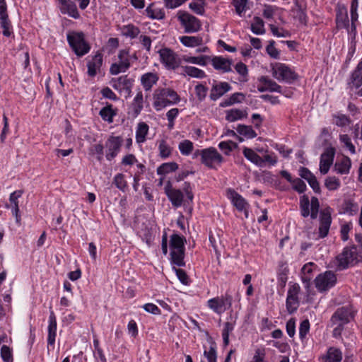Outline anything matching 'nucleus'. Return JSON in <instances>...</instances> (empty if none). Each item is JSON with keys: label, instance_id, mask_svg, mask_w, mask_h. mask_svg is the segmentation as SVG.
I'll return each mask as SVG.
<instances>
[{"label": "nucleus", "instance_id": "nucleus-1", "mask_svg": "<svg viewBox=\"0 0 362 362\" xmlns=\"http://www.w3.org/2000/svg\"><path fill=\"white\" fill-rule=\"evenodd\" d=\"M153 105L157 111H160L165 107L175 104L180 100L177 93L168 88H160L155 90Z\"/></svg>", "mask_w": 362, "mask_h": 362}, {"label": "nucleus", "instance_id": "nucleus-2", "mask_svg": "<svg viewBox=\"0 0 362 362\" xmlns=\"http://www.w3.org/2000/svg\"><path fill=\"white\" fill-rule=\"evenodd\" d=\"M336 260L337 269L344 270L362 261V256L358 254L357 247L353 245L344 247Z\"/></svg>", "mask_w": 362, "mask_h": 362}, {"label": "nucleus", "instance_id": "nucleus-3", "mask_svg": "<svg viewBox=\"0 0 362 362\" xmlns=\"http://www.w3.org/2000/svg\"><path fill=\"white\" fill-rule=\"evenodd\" d=\"M320 206L319 199L316 197H312L310 199L306 194L300 197L299 209L303 218L310 216V219L315 220L319 214Z\"/></svg>", "mask_w": 362, "mask_h": 362}, {"label": "nucleus", "instance_id": "nucleus-4", "mask_svg": "<svg viewBox=\"0 0 362 362\" xmlns=\"http://www.w3.org/2000/svg\"><path fill=\"white\" fill-rule=\"evenodd\" d=\"M67 41L78 57H82L90 51V47L86 42L83 33L73 32L69 33L67 35Z\"/></svg>", "mask_w": 362, "mask_h": 362}, {"label": "nucleus", "instance_id": "nucleus-5", "mask_svg": "<svg viewBox=\"0 0 362 362\" xmlns=\"http://www.w3.org/2000/svg\"><path fill=\"white\" fill-rule=\"evenodd\" d=\"M200 156L202 162L210 168H216V165H220L223 158L215 148L211 147L203 150H197L194 153V157Z\"/></svg>", "mask_w": 362, "mask_h": 362}, {"label": "nucleus", "instance_id": "nucleus-6", "mask_svg": "<svg viewBox=\"0 0 362 362\" xmlns=\"http://www.w3.org/2000/svg\"><path fill=\"white\" fill-rule=\"evenodd\" d=\"M177 17L185 33H197L202 28L200 21L186 11H179Z\"/></svg>", "mask_w": 362, "mask_h": 362}, {"label": "nucleus", "instance_id": "nucleus-7", "mask_svg": "<svg viewBox=\"0 0 362 362\" xmlns=\"http://www.w3.org/2000/svg\"><path fill=\"white\" fill-rule=\"evenodd\" d=\"M160 62L169 69H175L180 64L181 60L178 55L169 48H163L158 52Z\"/></svg>", "mask_w": 362, "mask_h": 362}, {"label": "nucleus", "instance_id": "nucleus-8", "mask_svg": "<svg viewBox=\"0 0 362 362\" xmlns=\"http://www.w3.org/2000/svg\"><path fill=\"white\" fill-rule=\"evenodd\" d=\"M348 86L352 93L362 96V59L352 72Z\"/></svg>", "mask_w": 362, "mask_h": 362}, {"label": "nucleus", "instance_id": "nucleus-9", "mask_svg": "<svg viewBox=\"0 0 362 362\" xmlns=\"http://www.w3.org/2000/svg\"><path fill=\"white\" fill-rule=\"evenodd\" d=\"M207 303L211 310L220 314L231 307L232 297L226 294L224 296L211 298L208 300Z\"/></svg>", "mask_w": 362, "mask_h": 362}, {"label": "nucleus", "instance_id": "nucleus-10", "mask_svg": "<svg viewBox=\"0 0 362 362\" xmlns=\"http://www.w3.org/2000/svg\"><path fill=\"white\" fill-rule=\"evenodd\" d=\"M336 282L337 277L335 274L331 271H327L316 277L315 286L319 291H323L333 287Z\"/></svg>", "mask_w": 362, "mask_h": 362}, {"label": "nucleus", "instance_id": "nucleus-11", "mask_svg": "<svg viewBox=\"0 0 362 362\" xmlns=\"http://www.w3.org/2000/svg\"><path fill=\"white\" fill-rule=\"evenodd\" d=\"M119 62L114 63L110 68V73L112 75H117L119 73L125 72L130 67L129 60V51L122 49L118 54Z\"/></svg>", "mask_w": 362, "mask_h": 362}, {"label": "nucleus", "instance_id": "nucleus-12", "mask_svg": "<svg viewBox=\"0 0 362 362\" xmlns=\"http://www.w3.org/2000/svg\"><path fill=\"white\" fill-rule=\"evenodd\" d=\"M354 317V314L352 307L347 305L339 308L333 314L331 320L334 324L339 323L344 325L348 323Z\"/></svg>", "mask_w": 362, "mask_h": 362}, {"label": "nucleus", "instance_id": "nucleus-13", "mask_svg": "<svg viewBox=\"0 0 362 362\" xmlns=\"http://www.w3.org/2000/svg\"><path fill=\"white\" fill-rule=\"evenodd\" d=\"M332 209L329 206L324 208L320 211L319 237L321 238L326 237L329 233V230L332 223Z\"/></svg>", "mask_w": 362, "mask_h": 362}, {"label": "nucleus", "instance_id": "nucleus-14", "mask_svg": "<svg viewBox=\"0 0 362 362\" xmlns=\"http://www.w3.org/2000/svg\"><path fill=\"white\" fill-rule=\"evenodd\" d=\"M122 139L120 136H110L105 142L106 159L112 160L120 151Z\"/></svg>", "mask_w": 362, "mask_h": 362}, {"label": "nucleus", "instance_id": "nucleus-15", "mask_svg": "<svg viewBox=\"0 0 362 362\" xmlns=\"http://www.w3.org/2000/svg\"><path fill=\"white\" fill-rule=\"evenodd\" d=\"M272 75L279 81L291 82L297 78V75L286 65L278 64L272 69Z\"/></svg>", "mask_w": 362, "mask_h": 362}, {"label": "nucleus", "instance_id": "nucleus-16", "mask_svg": "<svg viewBox=\"0 0 362 362\" xmlns=\"http://www.w3.org/2000/svg\"><path fill=\"white\" fill-rule=\"evenodd\" d=\"M299 291L300 287L298 284H293L288 291L286 309L290 314L294 313L299 306V300L298 298Z\"/></svg>", "mask_w": 362, "mask_h": 362}, {"label": "nucleus", "instance_id": "nucleus-17", "mask_svg": "<svg viewBox=\"0 0 362 362\" xmlns=\"http://www.w3.org/2000/svg\"><path fill=\"white\" fill-rule=\"evenodd\" d=\"M335 154V150L332 147L325 149L320 156V170L323 175L327 174L332 165Z\"/></svg>", "mask_w": 362, "mask_h": 362}, {"label": "nucleus", "instance_id": "nucleus-18", "mask_svg": "<svg viewBox=\"0 0 362 362\" xmlns=\"http://www.w3.org/2000/svg\"><path fill=\"white\" fill-rule=\"evenodd\" d=\"M165 193L171 202L173 206L179 207L183 202V193L180 189H173L171 182L168 181L165 186Z\"/></svg>", "mask_w": 362, "mask_h": 362}, {"label": "nucleus", "instance_id": "nucleus-19", "mask_svg": "<svg viewBox=\"0 0 362 362\" xmlns=\"http://www.w3.org/2000/svg\"><path fill=\"white\" fill-rule=\"evenodd\" d=\"M230 89L231 87L227 82H216L211 87L209 98L211 100L216 101Z\"/></svg>", "mask_w": 362, "mask_h": 362}, {"label": "nucleus", "instance_id": "nucleus-20", "mask_svg": "<svg viewBox=\"0 0 362 362\" xmlns=\"http://www.w3.org/2000/svg\"><path fill=\"white\" fill-rule=\"evenodd\" d=\"M226 196L238 211H243L248 206L245 199L233 189H228Z\"/></svg>", "mask_w": 362, "mask_h": 362}, {"label": "nucleus", "instance_id": "nucleus-21", "mask_svg": "<svg viewBox=\"0 0 362 362\" xmlns=\"http://www.w3.org/2000/svg\"><path fill=\"white\" fill-rule=\"evenodd\" d=\"M300 176L305 179L315 193L320 194L321 189L316 177L306 168L301 167L299 170Z\"/></svg>", "mask_w": 362, "mask_h": 362}, {"label": "nucleus", "instance_id": "nucleus-22", "mask_svg": "<svg viewBox=\"0 0 362 362\" xmlns=\"http://www.w3.org/2000/svg\"><path fill=\"white\" fill-rule=\"evenodd\" d=\"M59 10L62 14H66L74 19L80 18L76 4L72 0H64V2L59 6Z\"/></svg>", "mask_w": 362, "mask_h": 362}, {"label": "nucleus", "instance_id": "nucleus-23", "mask_svg": "<svg viewBox=\"0 0 362 362\" xmlns=\"http://www.w3.org/2000/svg\"><path fill=\"white\" fill-rule=\"evenodd\" d=\"M211 64L216 70L221 71L223 73L229 72L231 71L232 60L224 58L223 57H210Z\"/></svg>", "mask_w": 362, "mask_h": 362}, {"label": "nucleus", "instance_id": "nucleus-24", "mask_svg": "<svg viewBox=\"0 0 362 362\" xmlns=\"http://www.w3.org/2000/svg\"><path fill=\"white\" fill-rule=\"evenodd\" d=\"M349 22L346 8L344 6H339L336 15L337 27L339 29L346 28L348 27Z\"/></svg>", "mask_w": 362, "mask_h": 362}, {"label": "nucleus", "instance_id": "nucleus-25", "mask_svg": "<svg viewBox=\"0 0 362 362\" xmlns=\"http://www.w3.org/2000/svg\"><path fill=\"white\" fill-rule=\"evenodd\" d=\"M47 329V344L48 345H54L57 335V320L53 312H51L49 317V325Z\"/></svg>", "mask_w": 362, "mask_h": 362}, {"label": "nucleus", "instance_id": "nucleus-26", "mask_svg": "<svg viewBox=\"0 0 362 362\" xmlns=\"http://www.w3.org/2000/svg\"><path fill=\"white\" fill-rule=\"evenodd\" d=\"M158 81V75L152 72L146 73L141 77V83L146 91H150Z\"/></svg>", "mask_w": 362, "mask_h": 362}, {"label": "nucleus", "instance_id": "nucleus-27", "mask_svg": "<svg viewBox=\"0 0 362 362\" xmlns=\"http://www.w3.org/2000/svg\"><path fill=\"white\" fill-rule=\"evenodd\" d=\"M103 63V56L101 54H96L90 61L87 64L88 74L90 76H95L97 74V69H100Z\"/></svg>", "mask_w": 362, "mask_h": 362}, {"label": "nucleus", "instance_id": "nucleus-28", "mask_svg": "<svg viewBox=\"0 0 362 362\" xmlns=\"http://www.w3.org/2000/svg\"><path fill=\"white\" fill-rule=\"evenodd\" d=\"M351 167V159L348 156H343L341 160L335 163L334 170L341 175L349 174Z\"/></svg>", "mask_w": 362, "mask_h": 362}, {"label": "nucleus", "instance_id": "nucleus-29", "mask_svg": "<svg viewBox=\"0 0 362 362\" xmlns=\"http://www.w3.org/2000/svg\"><path fill=\"white\" fill-rule=\"evenodd\" d=\"M180 42L185 47H195L203 44V37L201 35L188 36L184 35L179 38Z\"/></svg>", "mask_w": 362, "mask_h": 362}, {"label": "nucleus", "instance_id": "nucleus-30", "mask_svg": "<svg viewBox=\"0 0 362 362\" xmlns=\"http://www.w3.org/2000/svg\"><path fill=\"white\" fill-rule=\"evenodd\" d=\"M144 107V96L142 91L139 89L136 96L134 97L131 109L133 112V115L134 117H137L141 112Z\"/></svg>", "mask_w": 362, "mask_h": 362}, {"label": "nucleus", "instance_id": "nucleus-31", "mask_svg": "<svg viewBox=\"0 0 362 362\" xmlns=\"http://www.w3.org/2000/svg\"><path fill=\"white\" fill-rule=\"evenodd\" d=\"M226 113V119L229 122H233L247 117V112L246 110L234 108L227 110Z\"/></svg>", "mask_w": 362, "mask_h": 362}, {"label": "nucleus", "instance_id": "nucleus-32", "mask_svg": "<svg viewBox=\"0 0 362 362\" xmlns=\"http://www.w3.org/2000/svg\"><path fill=\"white\" fill-rule=\"evenodd\" d=\"M183 74L196 78H204L206 77L205 72L197 67L192 66H181Z\"/></svg>", "mask_w": 362, "mask_h": 362}, {"label": "nucleus", "instance_id": "nucleus-33", "mask_svg": "<svg viewBox=\"0 0 362 362\" xmlns=\"http://www.w3.org/2000/svg\"><path fill=\"white\" fill-rule=\"evenodd\" d=\"M146 15L151 19L161 20L165 18L164 11L154 6V4H151L145 9Z\"/></svg>", "mask_w": 362, "mask_h": 362}, {"label": "nucleus", "instance_id": "nucleus-34", "mask_svg": "<svg viewBox=\"0 0 362 362\" xmlns=\"http://www.w3.org/2000/svg\"><path fill=\"white\" fill-rule=\"evenodd\" d=\"M132 80V78H129L127 76H122L116 78H112L110 83L114 89L122 92Z\"/></svg>", "mask_w": 362, "mask_h": 362}, {"label": "nucleus", "instance_id": "nucleus-35", "mask_svg": "<svg viewBox=\"0 0 362 362\" xmlns=\"http://www.w3.org/2000/svg\"><path fill=\"white\" fill-rule=\"evenodd\" d=\"M243 154L247 159L257 165L262 166L264 163L262 158L251 148L247 147L244 148Z\"/></svg>", "mask_w": 362, "mask_h": 362}, {"label": "nucleus", "instance_id": "nucleus-36", "mask_svg": "<svg viewBox=\"0 0 362 362\" xmlns=\"http://www.w3.org/2000/svg\"><path fill=\"white\" fill-rule=\"evenodd\" d=\"M182 60L187 63L197 64L204 66L206 65L207 61L210 60V57L206 55H202L198 57L184 55L182 57Z\"/></svg>", "mask_w": 362, "mask_h": 362}, {"label": "nucleus", "instance_id": "nucleus-37", "mask_svg": "<svg viewBox=\"0 0 362 362\" xmlns=\"http://www.w3.org/2000/svg\"><path fill=\"white\" fill-rule=\"evenodd\" d=\"M170 247L171 250H185L184 238L178 234H173L170 236Z\"/></svg>", "mask_w": 362, "mask_h": 362}, {"label": "nucleus", "instance_id": "nucleus-38", "mask_svg": "<svg viewBox=\"0 0 362 362\" xmlns=\"http://www.w3.org/2000/svg\"><path fill=\"white\" fill-rule=\"evenodd\" d=\"M122 34L127 37H130L134 39L140 33V30L138 27L134 25L133 24H128L124 25L122 28Z\"/></svg>", "mask_w": 362, "mask_h": 362}, {"label": "nucleus", "instance_id": "nucleus-39", "mask_svg": "<svg viewBox=\"0 0 362 362\" xmlns=\"http://www.w3.org/2000/svg\"><path fill=\"white\" fill-rule=\"evenodd\" d=\"M148 132V126L145 122H139L138 124L136 140L137 143H143L146 140V136Z\"/></svg>", "mask_w": 362, "mask_h": 362}, {"label": "nucleus", "instance_id": "nucleus-40", "mask_svg": "<svg viewBox=\"0 0 362 362\" xmlns=\"http://www.w3.org/2000/svg\"><path fill=\"white\" fill-rule=\"evenodd\" d=\"M342 359L341 351L335 347H330L328 349L327 358L325 362H340Z\"/></svg>", "mask_w": 362, "mask_h": 362}, {"label": "nucleus", "instance_id": "nucleus-41", "mask_svg": "<svg viewBox=\"0 0 362 362\" xmlns=\"http://www.w3.org/2000/svg\"><path fill=\"white\" fill-rule=\"evenodd\" d=\"M171 260L174 264L178 267H184L185 262L184 261L185 250H171L170 252Z\"/></svg>", "mask_w": 362, "mask_h": 362}, {"label": "nucleus", "instance_id": "nucleus-42", "mask_svg": "<svg viewBox=\"0 0 362 362\" xmlns=\"http://www.w3.org/2000/svg\"><path fill=\"white\" fill-rule=\"evenodd\" d=\"M259 82L267 86L268 91L277 93H281V87L279 85L266 76H262L259 79Z\"/></svg>", "mask_w": 362, "mask_h": 362}, {"label": "nucleus", "instance_id": "nucleus-43", "mask_svg": "<svg viewBox=\"0 0 362 362\" xmlns=\"http://www.w3.org/2000/svg\"><path fill=\"white\" fill-rule=\"evenodd\" d=\"M178 168V165L175 162L165 163L157 168L158 175H165L175 171Z\"/></svg>", "mask_w": 362, "mask_h": 362}, {"label": "nucleus", "instance_id": "nucleus-44", "mask_svg": "<svg viewBox=\"0 0 362 362\" xmlns=\"http://www.w3.org/2000/svg\"><path fill=\"white\" fill-rule=\"evenodd\" d=\"M264 21L259 17H254L253 22L251 24L252 31L257 35H262L265 33Z\"/></svg>", "mask_w": 362, "mask_h": 362}, {"label": "nucleus", "instance_id": "nucleus-45", "mask_svg": "<svg viewBox=\"0 0 362 362\" xmlns=\"http://www.w3.org/2000/svg\"><path fill=\"white\" fill-rule=\"evenodd\" d=\"M238 134L245 136L247 139H252L257 136L256 132L252 127L244 124H239L236 129Z\"/></svg>", "mask_w": 362, "mask_h": 362}, {"label": "nucleus", "instance_id": "nucleus-46", "mask_svg": "<svg viewBox=\"0 0 362 362\" xmlns=\"http://www.w3.org/2000/svg\"><path fill=\"white\" fill-rule=\"evenodd\" d=\"M334 124L338 127H344L350 124L351 119L346 115L337 113L333 115Z\"/></svg>", "mask_w": 362, "mask_h": 362}, {"label": "nucleus", "instance_id": "nucleus-47", "mask_svg": "<svg viewBox=\"0 0 362 362\" xmlns=\"http://www.w3.org/2000/svg\"><path fill=\"white\" fill-rule=\"evenodd\" d=\"M0 25L3 29V35L6 37H9L11 33V25L8 19V16H0Z\"/></svg>", "mask_w": 362, "mask_h": 362}, {"label": "nucleus", "instance_id": "nucleus-48", "mask_svg": "<svg viewBox=\"0 0 362 362\" xmlns=\"http://www.w3.org/2000/svg\"><path fill=\"white\" fill-rule=\"evenodd\" d=\"M178 148L181 154L189 156L194 149V145L191 141L185 139L179 144Z\"/></svg>", "mask_w": 362, "mask_h": 362}, {"label": "nucleus", "instance_id": "nucleus-49", "mask_svg": "<svg viewBox=\"0 0 362 362\" xmlns=\"http://www.w3.org/2000/svg\"><path fill=\"white\" fill-rule=\"evenodd\" d=\"M245 99V95L241 93H235L230 95V97L221 103L222 107L230 106L235 103H242Z\"/></svg>", "mask_w": 362, "mask_h": 362}, {"label": "nucleus", "instance_id": "nucleus-50", "mask_svg": "<svg viewBox=\"0 0 362 362\" xmlns=\"http://www.w3.org/2000/svg\"><path fill=\"white\" fill-rule=\"evenodd\" d=\"M99 114L103 120L108 122H112L113 117L115 115V113L112 109V105H107L102 108Z\"/></svg>", "mask_w": 362, "mask_h": 362}, {"label": "nucleus", "instance_id": "nucleus-51", "mask_svg": "<svg viewBox=\"0 0 362 362\" xmlns=\"http://www.w3.org/2000/svg\"><path fill=\"white\" fill-rule=\"evenodd\" d=\"M234 329V324L233 322H226L223 325L222 331V337L225 346L229 344V334Z\"/></svg>", "mask_w": 362, "mask_h": 362}, {"label": "nucleus", "instance_id": "nucleus-52", "mask_svg": "<svg viewBox=\"0 0 362 362\" xmlns=\"http://www.w3.org/2000/svg\"><path fill=\"white\" fill-rule=\"evenodd\" d=\"M341 185V182L339 178L335 176L327 177L325 180V186L329 190H336Z\"/></svg>", "mask_w": 362, "mask_h": 362}, {"label": "nucleus", "instance_id": "nucleus-53", "mask_svg": "<svg viewBox=\"0 0 362 362\" xmlns=\"http://www.w3.org/2000/svg\"><path fill=\"white\" fill-rule=\"evenodd\" d=\"M159 155L162 158H168L172 152V148L165 140H161L158 146Z\"/></svg>", "mask_w": 362, "mask_h": 362}, {"label": "nucleus", "instance_id": "nucleus-54", "mask_svg": "<svg viewBox=\"0 0 362 362\" xmlns=\"http://www.w3.org/2000/svg\"><path fill=\"white\" fill-rule=\"evenodd\" d=\"M232 4L235 7L236 13L240 16H242L247 8V0H233Z\"/></svg>", "mask_w": 362, "mask_h": 362}, {"label": "nucleus", "instance_id": "nucleus-55", "mask_svg": "<svg viewBox=\"0 0 362 362\" xmlns=\"http://www.w3.org/2000/svg\"><path fill=\"white\" fill-rule=\"evenodd\" d=\"M339 141L340 142L349 149L351 153H356V148L354 145L351 143V138L347 134H341L339 135Z\"/></svg>", "mask_w": 362, "mask_h": 362}, {"label": "nucleus", "instance_id": "nucleus-56", "mask_svg": "<svg viewBox=\"0 0 362 362\" xmlns=\"http://www.w3.org/2000/svg\"><path fill=\"white\" fill-rule=\"evenodd\" d=\"M114 184L120 190L124 192L127 184L124 179V175L122 173L117 174L114 177Z\"/></svg>", "mask_w": 362, "mask_h": 362}, {"label": "nucleus", "instance_id": "nucleus-57", "mask_svg": "<svg viewBox=\"0 0 362 362\" xmlns=\"http://www.w3.org/2000/svg\"><path fill=\"white\" fill-rule=\"evenodd\" d=\"M189 6L197 14L202 15L204 13V0H196L195 1L191 2Z\"/></svg>", "mask_w": 362, "mask_h": 362}, {"label": "nucleus", "instance_id": "nucleus-58", "mask_svg": "<svg viewBox=\"0 0 362 362\" xmlns=\"http://www.w3.org/2000/svg\"><path fill=\"white\" fill-rule=\"evenodd\" d=\"M196 95L199 101H203L207 95L208 88L204 85L199 83L194 88Z\"/></svg>", "mask_w": 362, "mask_h": 362}, {"label": "nucleus", "instance_id": "nucleus-59", "mask_svg": "<svg viewBox=\"0 0 362 362\" xmlns=\"http://www.w3.org/2000/svg\"><path fill=\"white\" fill-rule=\"evenodd\" d=\"M218 147L221 151L228 155L233 149L237 147V144L231 141H221L219 143Z\"/></svg>", "mask_w": 362, "mask_h": 362}, {"label": "nucleus", "instance_id": "nucleus-60", "mask_svg": "<svg viewBox=\"0 0 362 362\" xmlns=\"http://www.w3.org/2000/svg\"><path fill=\"white\" fill-rule=\"evenodd\" d=\"M1 356L4 362H12L13 357L10 348L3 345L1 349Z\"/></svg>", "mask_w": 362, "mask_h": 362}, {"label": "nucleus", "instance_id": "nucleus-61", "mask_svg": "<svg viewBox=\"0 0 362 362\" xmlns=\"http://www.w3.org/2000/svg\"><path fill=\"white\" fill-rule=\"evenodd\" d=\"M293 189L298 193H303L306 190L305 183L300 178H296L292 183Z\"/></svg>", "mask_w": 362, "mask_h": 362}, {"label": "nucleus", "instance_id": "nucleus-62", "mask_svg": "<svg viewBox=\"0 0 362 362\" xmlns=\"http://www.w3.org/2000/svg\"><path fill=\"white\" fill-rule=\"evenodd\" d=\"M204 355L206 357L208 362H216V351L215 345L212 344L209 351L205 350Z\"/></svg>", "mask_w": 362, "mask_h": 362}, {"label": "nucleus", "instance_id": "nucleus-63", "mask_svg": "<svg viewBox=\"0 0 362 362\" xmlns=\"http://www.w3.org/2000/svg\"><path fill=\"white\" fill-rule=\"evenodd\" d=\"M310 330V322L308 320H303L299 327V336L301 339H304Z\"/></svg>", "mask_w": 362, "mask_h": 362}, {"label": "nucleus", "instance_id": "nucleus-64", "mask_svg": "<svg viewBox=\"0 0 362 362\" xmlns=\"http://www.w3.org/2000/svg\"><path fill=\"white\" fill-rule=\"evenodd\" d=\"M274 41L271 40L269 45L267 47V54L274 59H278L279 57V52L274 47Z\"/></svg>", "mask_w": 362, "mask_h": 362}]
</instances>
